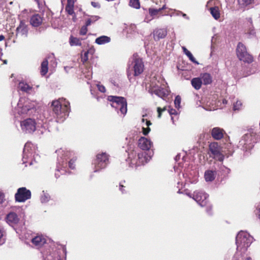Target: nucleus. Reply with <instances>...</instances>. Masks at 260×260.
<instances>
[{"label": "nucleus", "mask_w": 260, "mask_h": 260, "mask_svg": "<svg viewBox=\"0 0 260 260\" xmlns=\"http://www.w3.org/2000/svg\"><path fill=\"white\" fill-rule=\"evenodd\" d=\"M57 154V166L55 177L56 179L60 177V175H63L67 172V170L75 169V161L77 157L75 153L67 149L60 148L56 151Z\"/></svg>", "instance_id": "f257e3e1"}, {"label": "nucleus", "mask_w": 260, "mask_h": 260, "mask_svg": "<svg viewBox=\"0 0 260 260\" xmlns=\"http://www.w3.org/2000/svg\"><path fill=\"white\" fill-rule=\"evenodd\" d=\"M70 105L69 101L63 98L52 101L51 109L57 122H62L69 116L71 110Z\"/></svg>", "instance_id": "f03ea898"}, {"label": "nucleus", "mask_w": 260, "mask_h": 260, "mask_svg": "<svg viewBox=\"0 0 260 260\" xmlns=\"http://www.w3.org/2000/svg\"><path fill=\"white\" fill-rule=\"evenodd\" d=\"M153 154V151H150L149 152L143 151L137 152L133 150L128 153L126 161L128 162L129 167H137L147 163L151 159Z\"/></svg>", "instance_id": "7ed1b4c3"}, {"label": "nucleus", "mask_w": 260, "mask_h": 260, "mask_svg": "<svg viewBox=\"0 0 260 260\" xmlns=\"http://www.w3.org/2000/svg\"><path fill=\"white\" fill-rule=\"evenodd\" d=\"M144 64L142 58L139 56L137 53L134 54L129 59L127 69V74L131 81L133 77H137L140 75L144 71Z\"/></svg>", "instance_id": "20e7f679"}, {"label": "nucleus", "mask_w": 260, "mask_h": 260, "mask_svg": "<svg viewBox=\"0 0 260 260\" xmlns=\"http://www.w3.org/2000/svg\"><path fill=\"white\" fill-rule=\"evenodd\" d=\"M36 146L31 142H27L24 147L22 160L25 166H31L40 160V156L36 152Z\"/></svg>", "instance_id": "39448f33"}, {"label": "nucleus", "mask_w": 260, "mask_h": 260, "mask_svg": "<svg viewBox=\"0 0 260 260\" xmlns=\"http://www.w3.org/2000/svg\"><path fill=\"white\" fill-rule=\"evenodd\" d=\"M227 151H222L223 153H222L220 151V148L217 143H211L209 145V151L211 154L210 156H212L214 159H216L220 162H222L224 157L228 158L232 156L234 153L233 149L231 144L227 145Z\"/></svg>", "instance_id": "423d86ee"}, {"label": "nucleus", "mask_w": 260, "mask_h": 260, "mask_svg": "<svg viewBox=\"0 0 260 260\" xmlns=\"http://www.w3.org/2000/svg\"><path fill=\"white\" fill-rule=\"evenodd\" d=\"M17 111L22 116L33 115L36 112V104L28 99L21 98L17 104Z\"/></svg>", "instance_id": "0eeeda50"}, {"label": "nucleus", "mask_w": 260, "mask_h": 260, "mask_svg": "<svg viewBox=\"0 0 260 260\" xmlns=\"http://www.w3.org/2000/svg\"><path fill=\"white\" fill-rule=\"evenodd\" d=\"M253 238L246 232L240 231L236 237L237 250L241 253L245 252L253 242Z\"/></svg>", "instance_id": "6e6552de"}, {"label": "nucleus", "mask_w": 260, "mask_h": 260, "mask_svg": "<svg viewBox=\"0 0 260 260\" xmlns=\"http://www.w3.org/2000/svg\"><path fill=\"white\" fill-rule=\"evenodd\" d=\"M110 155L106 152H100L95 156L92 161L93 173H100L105 169L109 165Z\"/></svg>", "instance_id": "1a4fd4ad"}, {"label": "nucleus", "mask_w": 260, "mask_h": 260, "mask_svg": "<svg viewBox=\"0 0 260 260\" xmlns=\"http://www.w3.org/2000/svg\"><path fill=\"white\" fill-rule=\"evenodd\" d=\"M107 100L111 102V106L114 108L117 112L120 113L123 116H125L127 111V101L123 96L109 95Z\"/></svg>", "instance_id": "9d476101"}, {"label": "nucleus", "mask_w": 260, "mask_h": 260, "mask_svg": "<svg viewBox=\"0 0 260 260\" xmlns=\"http://www.w3.org/2000/svg\"><path fill=\"white\" fill-rule=\"evenodd\" d=\"M67 251L64 247L49 248L42 252L43 260H66Z\"/></svg>", "instance_id": "9b49d317"}, {"label": "nucleus", "mask_w": 260, "mask_h": 260, "mask_svg": "<svg viewBox=\"0 0 260 260\" xmlns=\"http://www.w3.org/2000/svg\"><path fill=\"white\" fill-rule=\"evenodd\" d=\"M236 54L239 60L250 63L253 60V57L247 51L245 45L239 42L236 48Z\"/></svg>", "instance_id": "f8f14e48"}, {"label": "nucleus", "mask_w": 260, "mask_h": 260, "mask_svg": "<svg viewBox=\"0 0 260 260\" xmlns=\"http://www.w3.org/2000/svg\"><path fill=\"white\" fill-rule=\"evenodd\" d=\"M253 136L251 134H245L239 141L238 147L245 152H249L254 146Z\"/></svg>", "instance_id": "ddd939ff"}, {"label": "nucleus", "mask_w": 260, "mask_h": 260, "mask_svg": "<svg viewBox=\"0 0 260 260\" xmlns=\"http://www.w3.org/2000/svg\"><path fill=\"white\" fill-rule=\"evenodd\" d=\"M31 193L29 189L25 187H20L17 189L15 194V200L19 203H24L26 200L31 198Z\"/></svg>", "instance_id": "4468645a"}, {"label": "nucleus", "mask_w": 260, "mask_h": 260, "mask_svg": "<svg viewBox=\"0 0 260 260\" xmlns=\"http://www.w3.org/2000/svg\"><path fill=\"white\" fill-rule=\"evenodd\" d=\"M21 127L23 132L32 134L37 129L35 120L32 118H27L21 122Z\"/></svg>", "instance_id": "2eb2a0df"}, {"label": "nucleus", "mask_w": 260, "mask_h": 260, "mask_svg": "<svg viewBox=\"0 0 260 260\" xmlns=\"http://www.w3.org/2000/svg\"><path fill=\"white\" fill-rule=\"evenodd\" d=\"M208 194L203 191L194 192L193 199L201 207H205L208 202Z\"/></svg>", "instance_id": "dca6fc26"}, {"label": "nucleus", "mask_w": 260, "mask_h": 260, "mask_svg": "<svg viewBox=\"0 0 260 260\" xmlns=\"http://www.w3.org/2000/svg\"><path fill=\"white\" fill-rule=\"evenodd\" d=\"M163 86H165V85H163ZM148 92L151 94H155L158 96L163 98L168 96L169 94L170 91L168 88H166V87L159 86L157 85L150 88L148 90Z\"/></svg>", "instance_id": "f3484780"}, {"label": "nucleus", "mask_w": 260, "mask_h": 260, "mask_svg": "<svg viewBox=\"0 0 260 260\" xmlns=\"http://www.w3.org/2000/svg\"><path fill=\"white\" fill-rule=\"evenodd\" d=\"M153 146V143L151 140L147 138L141 137L138 141V147L142 151L149 152L150 151H153L151 149Z\"/></svg>", "instance_id": "a211bd4d"}, {"label": "nucleus", "mask_w": 260, "mask_h": 260, "mask_svg": "<svg viewBox=\"0 0 260 260\" xmlns=\"http://www.w3.org/2000/svg\"><path fill=\"white\" fill-rule=\"evenodd\" d=\"M5 220L9 225L14 226L18 223L20 218L17 213L10 211L6 215Z\"/></svg>", "instance_id": "6ab92c4d"}, {"label": "nucleus", "mask_w": 260, "mask_h": 260, "mask_svg": "<svg viewBox=\"0 0 260 260\" xmlns=\"http://www.w3.org/2000/svg\"><path fill=\"white\" fill-rule=\"evenodd\" d=\"M238 10L244 12L253 7L254 0H237Z\"/></svg>", "instance_id": "aec40b11"}, {"label": "nucleus", "mask_w": 260, "mask_h": 260, "mask_svg": "<svg viewBox=\"0 0 260 260\" xmlns=\"http://www.w3.org/2000/svg\"><path fill=\"white\" fill-rule=\"evenodd\" d=\"M217 175V172L216 168L213 167L205 171L204 173V178L206 182H211L214 180Z\"/></svg>", "instance_id": "412c9836"}, {"label": "nucleus", "mask_w": 260, "mask_h": 260, "mask_svg": "<svg viewBox=\"0 0 260 260\" xmlns=\"http://www.w3.org/2000/svg\"><path fill=\"white\" fill-rule=\"evenodd\" d=\"M16 37H17L18 35L24 36L25 37H27V25L25 24V22L23 20L20 21L19 25L16 28Z\"/></svg>", "instance_id": "4be33fe9"}, {"label": "nucleus", "mask_w": 260, "mask_h": 260, "mask_svg": "<svg viewBox=\"0 0 260 260\" xmlns=\"http://www.w3.org/2000/svg\"><path fill=\"white\" fill-rule=\"evenodd\" d=\"M220 164H218V168H216L217 175L221 178V179L225 178L231 172L230 169L223 165L222 162Z\"/></svg>", "instance_id": "5701e85b"}, {"label": "nucleus", "mask_w": 260, "mask_h": 260, "mask_svg": "<svg viewBox=\"0 0 260 260\" xmlns=\"http://www.w3.org/2000/svg\"><path fill=\"white\" fill-rule=\"evenodd\" d=\"M153 38L155 41L165 38L167 35V30L165 28H156L153 30Z\"/></svg>", "instance_id": "b1692460"}, {"label": "nucleus", "mask_w": 260, "mask_h": 260, "mask_svg": "<svg viewBox=\"0 0 260 260\" xmlns=\"http://www.w3.org/2000/svg\"><path fill=\"white\" fill-rule=\"evenodd\" d=\"M224 130L219 127L213 128L211 131V135L212 138L216 140L222 139L223 137Z\"/></svg>", "instance_id": "393cba45"}, {"label": "nucleus", "mask_w": 260, "mask_h": 260, "mask_svg": "<svg viewBox=\"0 0 260 260\" xmlns=\"http://www.w3.org/2000/svg\"><path fill=\"white\" fill-rule=\"evenodd\" d=\"M32 243L38 248L43 246L46 243V238L42 235H38L32 238Z\"/></svg>", "instance_id": "a878e982"}, {"label": "nucleus", "mask_w": 260, "mask_h": 260, "mask_svg": "<svg viewBox=\"0 0 260 260\" xmlns=\"http://www.w3.org/2000/svg\"><path fill=\"white\" fill-rule=\"evenodd\" d=\"M42 18L39 14L33 15L30 19V23L34 27H38L42 23Z\"/></svg>", "instance_id": "bb28decb"}, {"label": "nucleus", "mask_w": 260, "mask_h": 260, "mask_svg": "<svg viewBox=\"0 0 260 260\" xmlns=\"http://www.w3.org/2000/svg\"><path fill=\"white\" fill-rule=\"evenodd\" d=\"M51 200V196L47 191L43 190L40 196V201L43 204H47Z\"/></svg>", "instance_id": "cd10ccee"}, {"label": "nucleus", "mask_w": 260, "mask_h": 260, "mask_svg": "<svg viewBox=\"0 0 260 260\" xmlns=\"http://www.w3.org/2000/svg\"><path fill=\"white\" fill-rule=\"evenodd\" d=\"M166 9V6L164 5L161 8L159 9H153V8H149V14L152 17L151 19L147 20V18H145V21L148 22L150 20L152 19L154 16H156L159 12H160L162 10Z\"/></svg>", "instance_id": "c85d7f7f"}, {"label": "nucleus", "mask_w": 260, "mask_h": 260, "mask_svg": "<svg viewBox=\"0 0 260 260\" xmlns=\"http://www.w3.org/2000/svg\"><path fill=\"white\" fill-rule=\"evenodd\" d=\"M110 37L107 36H101L95 39V43L98 45H101L108 43L110 42Z\"/></svg>", "instance_id": "c756f323"}, {"label": "nucleus", "mask_w": 260, "mask_h": 260, "mask_svg": "<svg viewBox=\"0 0 260 260\" xmlns=\"http://www.w3.org/2000/svg\"><path fill=\"white\" fill-rule=\"evenodd\" d=\"M201 79L202 83L204 85H208L212 83V78L211 75L209 73H204L201 75Z\"/></svg>", "instance_id": "7c9ffc66"}, {"label": "nucleus", "mask_w": 260, "mask_h": 260, "mask_svg": "<svg viewBox=\"0 0 260 260\" xmlns=\"http://www.w3.org/2000/svg\"><path fill=\"white\" fill-rule=\"evenodd\" d=\"M210 14L215 20H218L220 16L219 8L217 6L212 7L209 9Z\"/></svg>", "instance_id": "2f4dec72"}, {"label": "nucleus", "mask_w": 260, "mask_h": 260, "mask_svg": "<svg viewBox=\"0 0 260 260\" xmlns=\"http://www.w3.org/2000/svg\"><path fill=\"white\" fill-rule=\"evenodd\" d=\"M18 88L22 91L29 92L32 89V87L24 81H21L18 85Z\"/></svg>", "instance_id": "473e14b6"}, {"label": "nucleus", "mask_w": 260, "mask_h": 260, "mask_svg": "<svg viewBox=\"0 0 260 260\" xmlns=\"http://www.w3.org/2000/svg\"><path fill=\"white\" fill-rule=\"evenodd\" d=\"M247 25L249 27L248 31L247 34L249 35L250 37H252L254 36L255 34V30L254 29L253 25H252V20L251 18H247Z\"/></svg>", "instance_id": "72a5a7b5"}, {"label": "nucleus", "mask_w": 260, "mask_h": 260, "mask_svg": "<svg viewBox=\"0 0 260 260\" xmlns=\"http://www.w3.org/2000/svg\"><path fill=\"white\" fill-rule=\"evenodd\" d=\"M48 60L46 58L43 60V61L41 63V70L40 73L41 75L44 76L45 75L48 71Z\"/></svg>", "instance_id": "f704fd0d"}, {"label": "nucleus", "mask_w": 260, "mask_h": 260, "mask_svg": "<svg viewBox=\"0 0 260 260\" xmlns=\"http://www.w3.org/2000/svg\"><path fill=\"white\" fill-rule=\"evenodd\" d=\"M191 84L194 89L199 90L203 83L200 78H193L191 81Z\"/></svg>", "instance_id": "c9c22d12"}, {"label": "nucleus", "mask_w": 260, "mask_h": 260, "mask_svg": "<svg viewBox=\"0 0 260 260\" xmlns=\"http://www.w3.org/2000/svg\"><path fill=\"white\" fill-rule=\"evenodd\" d=\"M182 49L183 50V53L188 57L189 59L192 61V62L196 64H199V63L196 60L195 58L192 55V53L188 51L187 48L184 47H182Z\"/></svg>", "instance_id": "e433bc0d"}, {"label": "nucleus", "mask_w": 260, "mask_h": 260, "mask_svg": "<svg viewBox=\"0 0 260 260\" xmlns=\"http://www.w3.org/2000/svg\"><path fill=\"white\" fill-rule=\"evenodd\" d=\"M69 43L71 46H80L82 45L81 40L73 36H71L69 38Z\"/></svg>", "instance_id": "4c0bfd02"}, {"label": "nucleus", "mask_w": 260, "mask_h": 260, "mask_svg": "<svg viewBox=\"0 0 260 260\" xmlns=\"http://www.w3.org/2000/svg\"><path fill=\"white\" fill-rule=\"evenodd\" d=\"M99 18L100 17L98 16H91L86 21L85 24H86V26H89L91 23L97 21Z\"/></svg>", "instance_id": "58836bf2"}, {"label": "nucleus", "mask_w": 260, "mask_h": 260, "mask_svg": "<svg viewBox=\"0 0 260 260\" xmlns=\"http://www.w3.org/2000/svg\"><path fill=\"white\" fill-rule=\"evenodd\" d=\"M129 6L135 9H139L140 7V4L139 0H130Z\"/></svg>", "instance_id": "ea45409f"}, {"label": "nucleus", "mask_w": 260, "mask_h": 260, "mask_svg": "<svg viewBox=\"0 0 260 260\" xmlns=\"http://www.w3.org/2000/svg\"><path fill=\"white\" fill-rule=\"evenodd\" d=\"M181 101V98L180 96L177 95L175 97V99L174 100V104H175V106L176 108L179 109L180 108Z\"/></svg>", "instance_id": "a19ab883"}, {"label": "nucleus", "mask_w": 260, "mask_h": 260, "mask_svg": "<svg viewBox=\"0 0 260 260\" xmlns=\"http://www.w3.org/2000/svg\"><path fill=\"white\" fill-rule=\"evenodd\" d=\"M6 235V231L4 228L0 226V240L4 243L5 242V239L3 238Z\"/></svg>", "instance_id": "79ce46f5"}, {"label": "nucleus", "mask_w": 260, "mask_h": 260, "mask_svg": "<svg viewBox=\"0 0 260 260\" xmlns=\"http://www.w3.org/2000/svg\"><path fill=\"white\" fill-rule=\"evenodd\" d=\"M74 6H68L67 5L66 10L68 12V14L72 15L75 14L76 12H74L73 9Z\"/></svg>", "instance_id": "37998d69"}, {"label": "nucleus", "mask_w": 260, "mask_h": 260, "mask_svg": "<svg viewBox=\"0 0 260 260\" xmlns=\"http://www.w3.org/2000/svg\"><path fill=\"white\" fill-rule=\"evenodd\" d=\"M87 26L86 24L81 27L79 34L81 35H85L87 32Z\"/></svg>", "instance_id": "c03bdc74"}, {"label": "nucleus", "mask_w": 260, "mask_h": 260, "mask_svg": "<svg viewBox=\"0 0 260 260\" xmlns=\"http://www.w3.org/2000/svg\"><path fill=\"white\" fill-rule=\"evenodd\" d=\"M37 133L39 135H43L49 133V131H47V129L45 128V126L43 125L42 127V129H37Z\"/></svg>", "instance_id": "a18cd8bd"}, {"label": "nucleus", "mask_w": 260, "mask_h": 260, "mask_svg": "<svg viewBox=\"0 0 260 260\" xmlns=\"http://www.w3.org/2000/svg\"><path fill=\"white\" fill-rule=\"evenodd\" d=\"M242 106V103L240 101H237L236 104L234 105L233 109L234 110H238L240 109Z\"/></svg>", "instance_id": "49530a36"}, {"label": "nucleus", "mask_w": 260, "mask_h": 260, "mask_svg": "<svg viewBox=\"0 0 260 260\" xmlns=\"http://www.w3.org/2000/svg\"><path fill=\"white\" fill-rule=\"evenodd\" d=\"M96 86H97L98 90L100 92H101L102 93H105L106 92V88L104 85H101L100 84H98L96 85Z\"/></svg>", "instance_id": "de8ad7c7"}, {"label": "nucleus", "mask_w": 260, "mask_h": 260, "mask_svg": "<svg viewBox=\"0 0 260 260\" xmlns=\"http://www.w3.org/2000/svg\"><path fill=\"white\" fill-rule=\"evenodd\" d=\"M206 206V211L207 213L210 215H212V206L210 205H208V204Z\"/></svg>", "instance_id": "09e8293b"}, {"label": "nucleus", "mask_w": 260, "mask_h": 260, "mask_svg": "<svg viewBox=\"0 0 260 260\" xmlns=\"http://www.w3.org/2000/svg\"><path fill=\"white\" fill-rule=\"evenodd\" d=\"M150 131V127H145L144 125L142 127V133L143 135H147L149 134Z\"/></svg>", "instance_id": "8fccbe9b"}, {"label": "nucleus", "mask_w": 260, "mask_h": 260, "mask_svg": "<svg viewBox=\"0 0 260 260\" xmlns=\"http://www.w3.org/2000/svg\"><path fill=\"white\" fill-rule=\"evenodd\" d=\"M168 112L169 113L170 115L172 116L173 115H176L178 114L177 111L173 108H171L169 107V109H168Z\"/></svg>", "instance_id": "3c124183"}, {"label": "nucleus", "mask_w": 260, "mask_h": 260, "mask_svg": "<svg viewBox=\"0 0 260 260\" xmlns=\"http://www.w3.org/2000/svg\"><path fill=\"white\" fill-rule=\"evenodd\" d=\"M166 110V107H164L163 109H161L160 107H158L157 109V111L158 112V117L160 118L161 117V112Z\"/></svg>", "instance_id": "603ef678"}, {"label": "nucleus", "mask_w": 260, "mask_h": 260, "mask_svg": "<svg viewBox=\"0 0 260 260\" xmlns=\"http://www.w3.org/2000/svg\"><path fill=\"white\" fill-rule=\"evenodd\" d=\"M5 194L2 191H0V204H2L4 203L5 201Z\"/></svg>", "instance_id": "864d4df0"}, {"label": "nucleus", "mask_w": 260, "mask_h": 260, "mask_svg": "<svg viewBox=\"0 0 260 260\" xmlns=\"http://www.w3.org/2000/svg\"><path fill=\"white\" fill-rule=\"evenodd\" d=\"M124 187L125 186H124L120 182L119 183V189L120 190V191L122 193H126V190H125L124 189Z\"/></svg>", "instance_id": "5fc2aeb1"}, {"label": "nucleus", "mask_w": 260, "mask_h": 260, "mask_svg": "<svg viewBox=\"0 0 260 260\" xmlns=\"http://www.w3.org/2000/svg\"><path fill=\"white\" fill-rule=\"evenodd\" d=\"M237 259H240V260H252V258L250 256L243 257L242 256H241L239 257H237Z\"/></svg>", "instance_id": "6e6d98bb"}, {"label": "nucleus", "mask_w": 260, "mask_h": 260, "mask_svg": "<svg viewBox=\"0 0 260 260\" xmlns=\"http://www.w3.org/2000/svg\"><path fill=\"white\" fill-rule=\"evenodd\" d=\"M75 1L74 0H67L68 6H74Z\"/></svg>", "instance_id": "4d7b16f0"}, {"label": "nucleus", "mask_w": 260, "mask_h": 260, "mask_svg": "<svg viewBox=\"0 0 260 260\" xmlns=\"http://www.w3.org/2000/svg\"><path fill=\"white\" fill-rule=\"evenodd\" d=\"M179 13H180L181 14V15L182 16V17L183 18H184L185 19H187V20H189V17L185 13H183L181 11H179Z\"/></svg>", "instance_id": "13d9d810"}, {"label": "nucleus", "mask_w": 260, "mask_h": 260, "mask_svg": "<svg viewBox=\"0 0 260 260\" xmlns=\"http://www.w3.org/2000/svg\"><path fill=\"white\" fill-rule=\"evenodd\" d=\"M91 5L94 8H99L100 7L99 4L96 2H91Z\"/></svg>", "instance_id": "bf43d9fd"}, {"label": "nucleus", "mask_w": 260, "mask_h": 260, "mask_svg": "<svg viewBox=\"0 0 260 260\" xmlns=\"http://www.w3.org/2000/svg\"><path fill=\"white\" fill-rule=\"evenodd\" d=\"M152 124L150 120H146V122L145 123V125L147 126V127H149V126Z\"/></svg>", "instance_id": "052dcab7"}, {"label": "nucleus", "mask_w": 260, "mask_h": 260, "mask_svg": "<svg viewBox=\"0 0 260 260\" xmlns=\"http://www.w3.org/2000/svg\"><path fill=\"white\" fill-rule=\"evenodd\" d=\"M88 52H85L84 55L83 59L84 61H86L88 59Z\"/></svg>", "instance_id": "680f3d73"}, {"label": "nucleus", "mask_w": 260, "mask_h": 260, "mask_svg": "<svg viewBox=\"0 0 260 260\" xmlns=\"http://www.w3.org/2000/svg\"><path fill=\"white\" fill-rule=\"evenodd\" d=\"M77 14H78V12H76L75 13V14H73V18H72V19H73V21L74 22H76V20H77L76 15H77Z\"/></svg>", "instance_id": "e2e57ef3"}, {"label": "nucleus", "mask_w": 260, "mask_h": 260, "mask_svg": "<svg viewBox=\"0 0 260 260\" xmlns=\"http://www.w3.org/2000/svg\"><path fill=\"white\" fill-rule=\"evenodd\" d=\"M180 157H181V155H180V154H178L176 156V157H175V160L177 161H178V160H179V159H180Z\"/></svg>", "instance_id": "0e129e2a"}, {"label": "nucleus", "mask_w": 260, "mask_h": 260, "mask_svg": "<svg viewBox=\"0 0 260 260\" xmlns=\"http://www.w3.org/2000/svg\"><path fill=\"white\" fill-rule=\"evenodd\" d=\"M212 3V0H209V1L207 2V4H206V7H208V6H209V5L211 4V3Z\"/></svg>", "instance_id": "69168bd1"}, {"label": "nucleus", "mask_w": 260, "mask_h": 260, "mask_svg": "<svg viewBox=\"0 0 260 260\" xmlns=\"http://www.w3.org/2000/svg\"><path fill=\"white\" fill-rule=\"evenodd\" d=\"M5 39V37L3 35H0V41L3 40Z\"/></svg>", "instance_id": "338daca9"}, {"label": "nucleus", "mask_w": 260, "mask_h": 260, "mask_svg": "<svg viewBox=\"0 0 260 260\" xmlns=\"http://www.w3.org/2000/svg\"><path fill=\"white\" fill-rule=\"evenodd\" d=\"M258 217L259 219H260V208L258 212Z\"/></svg>", "instance_id": "774afa93"}]
</instances>
